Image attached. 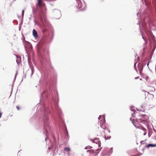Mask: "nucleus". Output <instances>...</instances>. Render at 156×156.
<instances>
[{
  "label": "nucleus",
  "mask_w": 156,
  "mask_h": 156,
  "mask_svg": "<svg viewBox=\"0 0 156 156\" xmlns=\"http://www.w3.org/2000/svg\"><path fill=\"white\" fill-rule=\"evenodd\" d=\"M46 85L47 88L41 94L40 99V101H42L49 100H51V101L50 104L45 103L42 104L43 112L42 117V121L43 122V133H45L46 136L45 138L46 141L48 138L49 132H51V129L49 125L50 120L48 115L50 114L55 122H57L58 120H61L64 126L63 129L65 136H68V132L66 126L64 121L61 118V115L62 112L58 106V92L51 81L47 82Z\"/></svg>",
  "instance_id": "nucleus-1"
},
{
  "label": "nucleus",
  "mask_w": 156,
  "mask_h": 156,
  "mask_svg": "<svg viewBox=\"0 0 156 156\" xmlns=\"http://www.w3.org/2000/svg\"><path fill=\"white\" fill-rule=\"evenodd\" d=\"M40 12L39 15V20L40 23L34 20V22L37 25H40L41 30L43 35V37L37 45V52L38 55L41 60L40 68L42 72V75L47 76L48 71V69L49 68L53 69V67L51 66L50 59L48 56V50L45 48L44 43H49L51 41L54 36V31L51 29V25L49 22L46 20L49 23L50 26H48L46 24L45 21L43 18L44 24L40 20L39 16L41 14Z\"/></svg>",
  "instance_id": "nucleus-2"
},
{
  "label": "nucleus",
  "mask_w": 156,
  "mask_h": 156,
  "mask_svg": "<svg viewBox=\"0 0 156 156\" xmlns=\"http://www.w3.org/2000/svg\"><path fill=\"white\" fill-rule=\"evenodd\" d=\"M137 24L140 25V32L142 35V38L145 42V46L147 44V42H146V40L143 37L142 31L143 30L148 37L150 36L152 37V41H151V45L152 44L151 47V49H152L151 54L152 55L156 48V40L154 39V36L152 34L151 30L150 28H148L147 27L145 21V18L143 19V20H141L140 22H139Z\"/></svg>",
  "instance_id": "nucleus-3"
},
{
  "label": "nucleus",
  "mask_w": 156,
  "mask_h": 156,
  "mask_svg": "<svg viewBox=\"0 0 156 156\" xmlns=\"http://www.w3.org/2000/svg\"><path fill=\"white\" fill-rule=\"evenodd\" d=\"M37 1L38 8L40 9V12H41V13L39 16L40 20L41 21L43 24L44 25L43 18V17L46 24L47 25V26L49 27L50 26L49 23L45 19V10L46 9V8L45 7V4L43 3L41 0H37Z\"/></svg>",
  "instance_id": "nucleus-4"
},
{
  "label": "nucleus",
  "mask_w": 156,
  "mask_h": 156,
  "mask_svg": "<svg viewBox=\"0 0 156 156\" xmlns=\"http://www.w3.org/2000/svg\"><path fill=\"white\" fill-rule=\"evenodd\" d=\"M139 118L136 119V121L138 123H143L146 125L147 124L148 117L145 115H140L139 116Z\"/></svg>",
  "instance_id": "nucleus-5"
},
{
  "label": "nucleus",
  "mask_w": 156,
  "mask_h": 156,
  "mask_svg": "<svg viewBox=\"0 0 156 156\" xmlns=\"http://www.w3.org/2000/svg\"><path fill=\"white\" fill-rule=\"evenodd\" d=\"M27 60L28 64L31 70V73L30 75V77H31L34 73V69L32 63L31 62V59L29 58V56L27 57Z\"/></svg>",
  "instance_id": "nucleus-6"
},
{
  "label": "nucleus",
  "mask_w": 156,
  "mask_h": 156,
  "mask_svg": "<svg viewBox=\"0 0 156 156\" xmlns=\"http://www.w3.org/2000/svg\"><path fill=\"white\" fill-rule=\"evenodd\" d=\"M105 116L104 117V119L103 120H101L100 121V126L101 127V128H103L104 129H105V127L103 125L105 123Z\"/></svg>",
  "instance_id": "nucleus-7"
},
{
  "label": "nucleus",
  "mask_w": 156,
  "mask_h": 156,
  "mask_svg": "<svg viewBox=\"0 0 156 156\" xmlns=\"http://www.w3.org/2000/svg\"><path fill=\"white\" fill-rule=\"evenodd\" d=\"M53 12L55 14H57V15L58 16L59 18H57V19H59V18L61 17V13L60 11L57 9H55L53 10Z\"/></svg>",
  "instance_id": "nucleus-8"
},
{
  "label": "nucleus",
  "mask_w": 156,
  "mask_h": 156,
  "mask_svg": "<svg viewBox=\"0 0 156 156\" xmlns=\"http://www.w3.org/2000/svg\"><path fill=\"white\" fill-rule=\"evenodd\" d=\"M77 2L76 7L78 9L81 8L83 5V4L82 2L80 0H76Z\"/></svg>",
  "instance_id": "nucleus-9"
},
{
  "label": "nucleus",
  "mask_w": 156,
  "mask_h": 156,
  "mask_svg": "<svg viewBox=\"0 0 156 156\" xmlns=\"http://www.w3.org/2000/svg\"><path fill=\"white\" fill-rule=\"evenodd\" d=\"M33 35L35 38H37L39 36L37 34V31L35 29H33Z\"/></svg>",
  "instance_id": "nucleus-10"
},
{
  "label": "nucleus",
  "mask_w": 156,
  "mask_h": 156,
  "mask_svg": "<svg viewBox=\"0 0 156 156\" xmlns=\"http://www.w3.org/2000/svg\"><path fill=\"white\" fill-rule=\"evenodd\" d=\"M138 68L139 71H140V74H141V72L142 71L143 68V66H142L141 64L139 63L138 65Z\"/></svg>",
  "instance_id": "nucleus-11"
},
{
  "label": "nucleus",
  "mask_w": 156,
  "mask_h": 156,
  "mask_svg": "<svg viewBox=\"0 0 156 156\" xmlns=\"http://www.w3.org/2000/svg\"><path fill=\"white\" fill-rule=\"evenodd\" d=\"M156 147V144H149L146 145L145 147L147 148H149L150 147Z\"/></svg>",
  "instance_id": "nucleus-12"
},
{
  "label": "nucleus",
  "mask_w": 156,
  "mask_h": 156,
  "mask_svg": "<svg viewBox=\"0 0 156 156\" xmlns=\"http://www.w3.org/2000/svg\"><path fill=\"white\" fill-rule=\"evenodd\" d=\"M134 107L132 106H131L130 107V110L132 111L133 112V113H132V116L133 117L134 116L133 114H135V112H136V110L134 109Z\"/></svg>",
  "instance_id": "nucleus-13"
},
{
  "label": "nucleus",
  "mask_w": 156,
  "mask_h": 156,
  "mask_svg": "<svg viewBox=\"0 0 156 156\" xmlns=\"http://www.w3.org/2000/svg\"><path fill=\"white\" fill-rule=\"evenodd\" d=\"M83 2V3H84V8L81 9H80V11H83L84 10H85L86 9V4L84 2V1H83V0H82Z\"/></svg>",
  "instance_id": "nucleus-14"
},
{
  "label": "nucleus",
  "mask_w": 156,
  "mask_h": 156,
  "mask_svg": "<svg viewBox=\"0 0 156 156\" xmlns=\"http://www.w3.org/2000/svg\"><path fill=\"white\" fill-rule=\"evenodd\" d=\"M64 150L67 152H69L70 151V148L68 147H66L64 148Z\"/></svg>",
  "instance_id": "nucleus-15"
},
{
  "label": "nucleus",
  "mask_w": 156,
  "mask_h": 156,
  "mask_svg": "<svg viewBox=\"0 0 156 156\" xmlns=\"http://www.w3.org/2000/svg\"><path fill=\"white\" fill-rule=\"evenodd\" d=\"M142 129L144 132V136L146 134V133L145 131L147 130V129L143 127H142Z\"/></svg>",
  "instance_id": "nucleus-16"
},
{
  "label": "nucleus",
  "mask_w": 156,
  "mask_h": 156,
  "mask_svg": "<svg viewBox=\"0 0 156 156\" xmlns=\"http://www.w3.org/2000/svg\"><path fill=\"white\" fill-rule=\"evenodd\" d=\"M99 139H97V138H95L94 140H98V141H97L98 142V144H99V147H101V142H100V141L99 140Z\"/></svg>",
  "instance_id": "nucleus-17"
},
{
  "label": "nucleus",
  "mask_w": 156,
  "mask_h": 156,
  "mask_svg": "<svg viewBox=\"0 0 156 156\" xmlns=\"http://www.w3.org/2000/svg\"><path fill=\"white\" fill-rule=\"evenodd\" d=\"M53 139L54 140L55 142V143L53 144V147H55V148L57 146L55 144V138L54 137H53Z\"/></svg>",
  "instance_id": "nucleus-18"
},
{
  "label": "nucleus",
  "mask_w": 156,
  "mask_h": 156,
  "mask_svg": "<svg viewBox=\"0 0 156 156\" xmlns=\"http://www.w3.org/2000/svg\"><path fill=\"white\" fill-rule=\"evenodd\" d=\"M105 140H107L108 139H109L111 138V136H107L106 137V136H105Z\"/></svg>",
  "instance_id": "nucleus-19"
},
{
  "label": "nucleus",
  "mask_w": 156,
  "mask_h": 156,
  "mask_svg": "<svg viewBox=\"0 0 156 156\" xmlns=\"http://www.w3.org/2000/svg\"><path fill=\"white\" fill-rule=\"evenodd\" d=\"M92 147L90 146H87V147H86L85 148V149H91V148H92Z\"/></svg>",
  "instance_id": "nucleus-20"
},
{
  "label": "nucleus",
  "mask_w": 156,
  "mask_h": 156,
  "mask_svg": "<svg viewBox=\"0 0 156 156\" xmlns=\"http://www.w3.org/2000/svg\"><path fill=\"white\" fill-rule=\"evenodd\" d=\"M104 116H105V115H100L98 118V119L99 120L101 118H102L103 117H104Z\"/></svg>",
  "instance_id": "nucleus-21"
},
{
  "label": "nucleus",
  "mask_w": 156,
  "mask_h": 156,
  "mask_svg": "<svg viewBox=\"0 0 156 156\" xmlns=\"http://www.w3.org/2000/svg\"><path fill=\"white\" fill-rule=\"evenodd\" d=\"M137 63V62H136L134 64V69H135L136 71H137V69L136 68V64Z\"/></svg>",
  "instance_id": "nucleus-22"
},
{
  "label": "nucleus",
  "mask_w": 156,
  "mask_h": 156,
  "mask_svg": "<svg viewBox=\"0 0 156 156\" xmlns=\"http://www.w3.org/2000/svg\"><path fill=\"white\" fill-rule=\"evenodd\" d=\"M24 13V10H23L22 11V17L23 18V17Z\"/></svg>",
  "instance_id": "nucleus-23"
},
{
  "label": "nucleus",
  "mask_w": 156,
  "mask_h": 156,
  "mask_svg": "<svg viewBox=\"0 0 156 156\" xmlns=\"http://www.w3.org/2000/svg\"><path fill=\"white\" fill-rule=\"evenodd\" d=\"M130 120L131 121H132V122L133 123V125H134V126H135V124H134V122H135L133 120H132V118H130Z\"/></svg>",
  "instance_id": "nucleus-24"
},
{
  "label": "nucleus",
  "mask_w": 156,
  "mask_h": 156,
  "mask_svg": "<svg viewBox=\"0 0 156 156\" xmlns=\"http://www.w3.org/2000/svg\"><path fill=\"white\" fill-rule=\"evenodd\" d=\"M145 61L144 62H143L142 64V66H143V67H144V66H145L146 65V63L145 62Z\"/></svg>",
  "instance_id": "nucleus-25"
},
{
  "label": "nucleus",
  "mask_w": 156,
  "mask_h": 156,
  "mask_svg": "<svg viewBox=\"0 0 156 156\" xmlns=\"http://www.w3.org/2000/svg\"><path fill=\"white\" fill-rule=\"evenodd\" d=\"M112 150H113V148L112 147L110 148V153L111 154L112 153Z\"/></svg>",
  "instance_id": "nucleus-26"
},
{
  "label": "nucleus",
  "mask_w": 156,
  "mask_h": 156,
  "mask_svg": "<svg viewBox=\"0 0 156 156\" xmlns=\"http://www.w3.org/2000/svg\"><path fill=\"white\" fill-rule=\"evenodd\" d=\"M91 150V151L90 152L93 153L94 152V151L93 150Z\"/></svg>",
  "instance_id": "nucleus-27"
},
{
  "label": "nucleus",
  "mask_w": 156,
  "mask_h": 156,
  "mask_svg": "<svg viewBox=\"0 0 156 156\" xmlns=\"http://www.w3.org/2000/svg\"><path fill=\"white\" fill-rule=\"evenodd\" d=\"M151 62V61H149L147 63V66H148L149 65V63L150 62Z\"/></svg>",
  "instance_id": "nucleus-28"
},
{
  "label": "nucleus",
  "mask_w": 156,
  "mask_h": 156,
  "mask_svg": "<svg viewBox=\"0 0 156 156\" xmlns=\"http://www.w3.org/2000/svg\"><path fill=\"white\" fill-rule=\"evenodd\" d=\"M17 71H16V74H15V79H16V75H17Z\"/></svg>",
  "instance_id": "nucleus-29"
},
{
  "label": "nucleus",
  "mask_w": 156,
  "mask_h": 156,
  "mask_svg": "<svg viewBox=\"0 0 156 156\" xmlns=\"http://www.w3.org/2000/svg\"><path fill=\"white\" fill-rule=\"evenodd\" d=\"M16 107L17 109H18V110H19L20 108L18 106H17Z\"/></svg>",
  "instance_id": "nucleus-30"
},
{
  "label": "nucleus",
  "mask_w": 156,
  "mask_h": 156,
  "mask_svg": "<svg viewBox=\"0 0 156 156\" xmlns=\"http://www.w3.org/2000/svg\"><path fill=\"white\" fill-rule=\"evenodd\" d=\"M91 151V150H88L87 151V152H90Z\"/></svg>",
  "instance_id": "nucleus-31"
},
{
  "label": "nucleus",
  "mask_w": 156,
  "mask_h": 156,
  "mask_svg": "<svg viewBox=\"0 0 156 156\" xmlns=\"http://www.w3.org/2000/svg\"><path fill=\"white\" fill-rule=\"evenodd\" d=\"M101 149H98L97 150V151H98V153H99V151H100L101 150Z\"/></svg>",
  "instance_id": "nucleus-32"
},
{
  "label": "nucleus",
  "mask_w": 156,
  "mask_h": 156,
  "mask_svg": "<svg viewBox=\"0 0 156 156\" xmlns=\"http://www.w3.org/2000/svg\"><path fill=\"white\" fill-rule=\"evenodd\" d=\"M2 113L0 112V118H1V117L2 116Z\"/></svg>",
  "instance_id": "nucleus-33"
},
{
  "label": "nucleus",
  "mask_w": 156,
  "mask_h": 156,
  "mask_svg": "<svg viewBox=\"0 0 156 156\" xmlns=\"http://www.w3.org/2000/svg\"><path fill=\"white\" fill-rule=\"evenodd\" d=\"M139 77V76L137 77H136L135 78V79H138Z\"/></svg>",
  "instance_id": "nucleus-34"
},
{
  "label": "nucleus",
  "mask_w": 156,
  "mask_h": 156,
  "mask_svg": "<svg viewBox=\"0 0 156 156\" xmlns=\"http://www.w3.org/2000/svg\"><path fill=\"white\" fill-rule=\"evenodd\" d=\"M23 77H24V78H26V74H25V76H23Z\"/></svg>",
  "instance_id": "nucleus-35"
},
{
  "label": "nucleus",
  "mask_w": 156,
  "mask_h": 156,
  "mask_svg": "<svg viewBox=\"0 0 156 156\" xmlns=\"http://www.w3.org/2000/svg\"><path fill=\"white\" fill-rule=\"evenodd\" d=\"M28 43H29V45H31V44L29 42H28Z\"/></svg>",
  "instance_id": "nucleus-36"
},
{
  "label": "nucleus",
  "mask_w": 156,
  "mask_h": 156,
  "mask_svg": "<svg viewBox=\"0 0 156 156\" xmlns=\"http://www.w3.org/2000/svg\"><path fill=\"white\" fill-rule=\"evenodd\" d=\"M51 148V147H48V149H50Z\"/></svg>",
  "instance_id": "nucleus-37"
},
{
  "label": "nucleus",
  "mask_w": 156,
  "mask_h": 156,
  "mask_svg": "<svg viewBox=\"0 0 156 156\" xmlns=\"http://www.w3.org/2000/svg\"><path fill=\"white\" fill-rule=\"evenodd\" d=\"M144 142V141H142V142H141V143H142V142Z\"/></svg>",
  "instance_id": "nucleus-38"
},
{
  "label": "nucleus",
  "mask_w": 156,
  "mask_h": 156,
  "mask_svg": "<svg viewBox=\"0 0 156 156\" xmlns=\"http://www.w3.org/2000/svg\"><path fill=\"white\" fill-rule=\"evenodd\" d=\"M154 131L156 132V130H155L154 129Z\"/></svg>",
  "instance_id": "nucleus-39"
},
{
  "label": "nucleus",
  "mask_w": 156,
  "mask_h": 156,
  "mask_svg": "<svg viewBox=\"0 0 156 156\" xmlns=\"http://www.w3.org/2000/svg\"><path fill=\"white\" fill-rule=\"evenodd\" d=\"M141 108H143V106L142 105H141Z\"/></svg>",
  "instance_id": "nucleus-40"
},
{
  "label": "nucleus",
  "mask_w": 156,
  "mask_h": 156,
  "mask_svg": "<svg viewBox=\"0 0 156 156\" xmlns=\"http://www.w3.org/2000/svg\"><path fill=\"white\" fill-rule=\"evenodd\" d=\"M16 61V62H17V64H18V62H17V60Z\"/></svg>",
  "instance_id": "nucleus-41"
},
{
  "label": "nucleus",
  "mask_w": 156,
  "mask_h": 156,
  "mask_svg": "<svg viewBox=\"0 0 156 156\" xmlns=\"http://www.w3.org/2000/svg\"><path fill=\"white\" fill-rule=\"evenodd\" d=\"M140 80H142V79H140Z\"/></svg>",
  "instance_id": "nucleus-42"
},
{
  "label": "nucleus",
  "mask_w": 156,
  "mask_h": 156,
  "mask_svg": "<svg viewBox=\"0 0 156 156\" xmlns=\"http://www.w3.org/2000/svg\"><path fill=\"white\" fill-rule=\"evenodd\" d=\"M16 58H18V56H16Z\"/></svg>",
  "instance_id": "nucleus-43"
},
{
  "label": "nucleus",
  "mask_w": 156,
  "mask_h": 156,
  "mask_svg": "<svg viewBox=\"0 0 156 156\" xmlns=\"http://www.w3.org/2000/svg\"><path fill=\"white\" fill-rule=\"evenodd\" d=\"M108 132H109V133L110 132V130H108Z\"/></svg>",
  "instance_id": "nucleus-44"
},
{
  "label": "nucleus",
  "mask_w": 156,
  "mask_h": 156,
  "mask_svg": "<svg viewBox=\"0 0 156 156\" xmlns=\"http://www.w3.org/2000/svg\"><path fill=\"white\" fill-rule=\"evenodd\" d=\"M138 13H137V15H138Z\"/></svg>",
  "instance_id": "nucleus-45"
}]
</instances>
